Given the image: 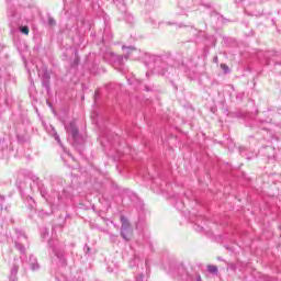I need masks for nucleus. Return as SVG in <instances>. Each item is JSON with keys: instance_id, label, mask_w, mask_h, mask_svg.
I'll return each mask as SVG.
<instances>
[{"instance_id": "f257e3e1", "label": "nucleus", "mask_w": 281, "mask_h": 281, "mask_svg": "<svg viewBox=\"0 0 281 281\" xmlns=\"http://www.w3.org/2000/svg\"><path fill=\"white\" fill-rule=\"evenodd\" d=\"M121 236L124 240H131L133 238V228L131 227V223L126 217H121Z\"/></svg>"}, {"instance_id": "f03ea898", "label": "nucleus", "mask_w": 281, "mask_h": 281, "mask_svg": "<svg viewBox=\"0 0 281 281\" xmlns=\"http://www.w3.org/2000/svg\"><path fill=\"white\" fill-rule=\"evenodd\" d=\"M65 128L68 133L72 135V137L78 136V127H76L75 123H70L69 125H65Z\"/></svg>"}, {"instance_id": "7ed1b4c3", "label": "nucleus", "mask_w": 281, "mask_h": 281, "mask_svg": "<svg viewBox=\"0 0 281 281\" xmlns=\"http://www.w3.org/2000/svg\"><path fill=\"white\" fill-rule=\"evenodd\" d=\"M209 273H218V268L216 266H207Z\"/></svg>"}, {"instance_id": "20e7f679", "label": "nucleus", "mask_w": 281, "mask_h": 281, "mask_svg": "<svg viewBox=\"0 0 281 281\" xmlns=\"http://www.w3.org/2000/svg\"><path fill=\"white\" fill-rule=\"evenodd\" d=\"M16 271H18L16 268H14V269L11 271V278H10L11 281H15V280H16Z\"/></svg>"}, {"instance_id": "39448f33", "label": "nucleus", "mask_w": 281, "mask_h": 281, "mask_svg": "<svg viewBox=\"0 0 281 281\" xmlns=\"http://www.w3.org/2000/svg\"><path fill=\"white\" fill-rule=\"evenodd\" d=\"M21 32H22V34L27 35V34H30V29L27 26H23V27H21Z\"/></svg>"}, {"instance_id": "423d86ee", "label": "nucleus", "mask_w": 281, "mask_h": 281, "mask_svg": "<svg viewBox=\"0 0 281 281\" xmlns=\"http://www.w3.org/2000/svg\"><path fill=\"white\" fill-rule=\"evenodd\" d=\"M221 69H223L224 74H227L229 71V67L225 64H221Z\"/></svg>"}, {"instance_id": "0eeeda50", "label": "nucleus", "mask_w": 281, "mask_h": 281, "mask_svg": "<svg viewBox=\"0 0 281 281\" xmlns=\"http://www.w3.org/2000/svg\"><path fill=\"white\" fill-rule=\"evenodd\" d=\"M16 248L23 254L25 251V248L21 244H16Z\"/></svg>"}, {"instance_id": "6e6552de", "label": "nucleus", "mask_w": 281, "mask_h": 281, "mask_svg": "<svg viewBox=\"0 0 281 281\" xmlns=\"http://www.w3.org/2000/svg\"><path fill=\"white\" fill-rule=\"evenodd\" d=\"M48 23L49 25H56V21H54V19H49Z\"/></svg>"}, {"instance_id": "1a4fd4ad", "label": "nucleus", "mask_w": 281, "mask_h": 281, "mask_svg": "<svg viewBox=\"0 0 281 281\" xmlns=\"http://www.w3.org/2000/svg\"><path fill=\"white\" fill-rule=\"evenodd\" d=\"M32 269H33V271H36V269H38V265H33Z\"/></svg>"}, {"instance_id": "9d476101", "label": "nucleus", "mask_w": 281, "mask_h": 281, "mask_svg": "<svg viewBox=\"0 0 281 281\" xmlns=\"http://www.w3.org/2000/svg\"><path fill=\"white\" fill-rule=\"evenodd\" d=\"M55 139L58 142V144H60V136H56Z\"/></svg>"}, {"instance_id": "9b49d317", "label": "nucleus", "mask_w": 281, "mask_h": 281, "mask_svg": "<svg viewBox=\"0 0 281 281\" xmlns=\"http://www.w3.org/2000/svg\"><path fill=\"white\" fill-rule=\"evenodd\" d=\"M198 281H201V277H198Z\"/></svg>"}]
</instances>
